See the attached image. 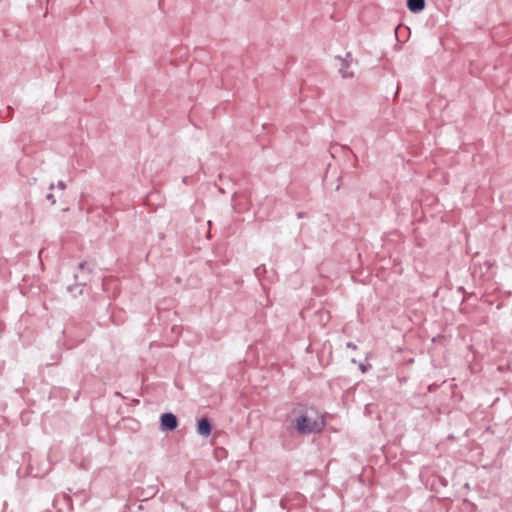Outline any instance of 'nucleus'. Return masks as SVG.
<instances>
[{
  "instance_id": "nucleus-1",
  "label": "nucleus",
  "mask_w": 512,
  "mask_h": 512,
  "mask_svg": "<svg viewBox=\"0 0 512 512\" xmlns=\"http://www.w3.org/2000/svg\"><path fill=\"white\" fill-rule=\"evenodd\" d=\"M325 426L324 416L314 410L307 411L296 420L295 427L302 434L320 432Z\"/></svg>"
},
{
  "instance_id": "nucleus-2",
  "label": "nucleus",
  "mask_w": 512,
  "mask_h": 512,
  "mask_svg": "<svg viewBox=\"0 0 512 512\" xmlns=\"http://www.w3.org/2000/svg\"><path fill=\"white\" fill-rule=\"evenodd\" d=\"M178 425L177 418L172 413H165L161 416V426L163 429L174 430Z\"/></svg>"
},
{
  "instance_id": "nucleus-3",
  "label": "nucleus",
  "mask_w": 512,
  "mask_h": 512,
  "mask_svg": "<svg viewBox=\"0 0 512 512\" xmlns=\"http://www.w3.org/2000/svg\"><path fill=\"white\" fill-rule=\"evenodd\" d=\"M197 432L205 437L210 435L211 425L207 418H202L198 421Z\"/></svg>"
},
{
  "instance_id": "nucleus-4",
  "label": "nucleus",
  "mask_w": 512,
  "mask_h": 512,
  "mask_svg": "<svg viewBox=\"0 0 512 512\" xmlns=\"http://www.w3.org/2000/svg\"><path fill=\"white\" fill-rule=\"evenodd\" d=\"M407 6L410 11L412 12H418L424 9L425 7V0H408Z\"/></svg>"
},
{
  "instance_id": "nucleus-5",
  "label": "nucleus",
  "mask_w": 512,
  "mask_h": 512,
  "mask_svg": "<svg viewBox=\"0 0 512 512\" xmlns=\"http://www.w3.org/2000/svg\"><path fill=\"white\" fill-rule=\"evenodd\" d=\"M64 189H65V184H64L63 182H61V181H60V182L58 183V190H59V192H60V195H59L60 197H61V196H63V194H64Z\"/></svg>"
},
{
  "instance_id": "nucleus-6",
  "label": "nucleus",
  "mask_w": 512,
  "mask_h": 512,
  "mask_svg": "<svg viewBox=\"0 0 512 512\" xmlns=\"http://www.w3.org/2000/svg\"><path fill=\"white\" fill-rule=\"evenodd\" d=\"M46 198H47L48 200H51V203H52V204H55V202H56V201H55V199H54V194L49 193V194H47Z\"/></svg>"
}]
</instances>
